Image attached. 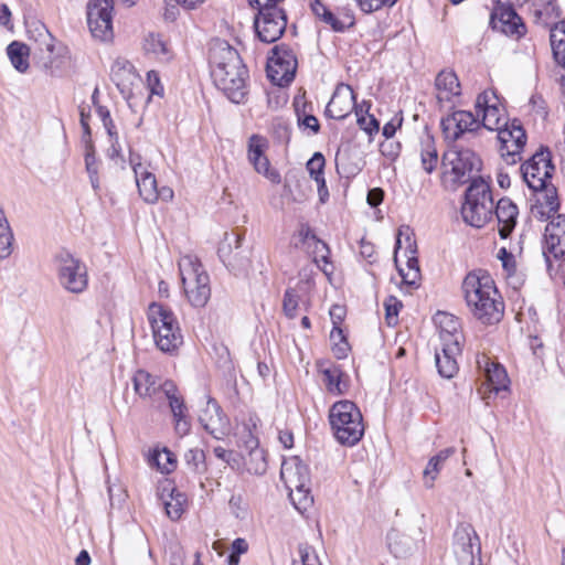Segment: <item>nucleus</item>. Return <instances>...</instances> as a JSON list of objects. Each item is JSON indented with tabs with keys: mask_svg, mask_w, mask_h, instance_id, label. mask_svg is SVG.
Masks as SVG:
<instances>
[{
	"mask_svg": "<svg viewBox=\"0 0 565 565\" xmlns=\"http://www.w3.org/2000/svg\"><path fill=\"white\" fill-rule=\"evenodd\" d=\"M439 327V332L454 333L460 332V323L456 317L446 312H438L435 318Z\"/></svg>",
	"mask_w": 565,
	"mask_h": 565,
	"instance_id": "obj_52",
	"label": "nucleus"
},
{
	"mask_svg": "<svg viewBox=\"0 0 565 565\" xmlns=\"http://www.w3.org/2000/svg\"><path fill=\"white\" fill-rule=\"evenodd\" d=\"M561 15V11L555 1L550 0L542 9H536L534 11V17L537 22L548 26L552 23L553 19H556Z\"/></svg>",
	"mask_w": 565,
	"mask_h": 565,
	"instance_id": "obj_44",
	"label": "nucleus"
},
{
	"mask_svg": "<svg viewBox=\"0 0 565 565\" xmlns=\"http://www.w3.org/2000/svg\"><path fill=\"white\" fill-rule=\"evenodd\" d=\"M550 40L556 62L565 68V22L551 29Z\"/></svg>",
	"mask_w": 565,
	"mask_h": 565,
	"instance_id": "obj_36",
	"label": "nucleus"
},
{
	"mask_svg": "<svg viewBox=\"0 0 565 565\" xmlns=\"http://www.w3.org/2000/svg\"><path fill=\"white\" fill-rule=\"evenodd\" d=\"M356 110L355 94L348 84L337 85L330 102L326 107V115L335 120L347 118L352 110Z\"/></svg>",
	"mask_w": 565,
	"mask_h": 565,
	"instance_id": "obj_18",
	"label": "nucleus"
},
{
	"mask_svg": "<svg viewBox=\"0 0 565 565\" xmlns=\"http://www.w3.org/2000/svg\"><path fill=\"white\" fill-rule=\"evenodd\" d=\"M490 24L507 35H523L525 25L511 4L498 2L490 17Z\"/></svg>",
	"mask_w": 565,
	"mask_h": 565,
	"instance_id": "obj_16",
	"label": "nucleus"
},
{
	"mask_svg": "<svg viewBox=\"0 0 565 565\" xmlns=\"http://www.w3.org/2000/svg\"><path fill=\"white\" fill-rule=\"evenodd\" d=\"M385 319L388 326H394L397 322L398 311L402 308V302L394 296H390L384 301Z\"/></svg>",
	"mask_w": 565,
	"mask_h": 565,
	"instance_id": "obj_57",
	"label": "nucleus"
},
{
	"mask_svg": "<svg viewBox=\"0 0 565 565\" xmlns=\"http://www.w3.org/2000/svg\"><path fill=\"white\" fill-rule=\"evenodd\" d=\"M443 164L450 167L455 183L463 184L476 179L475 173L481 170L482 162L473 150L454 145L444 153Z\"/></svg>",
	"mask_w": 565,
	"mask_h": 565,
	"instance_id": "obj_9",
	"label": "nucleus"
},
{
	"mask_svg": "<svg viewBox=\"0 0 565 565\" xmlns=\"http://www.w3.org/2000/svg\"><path fill=\"white\" fill-rule=\"evenodd\" d=\"M243 236L239 233H226L218 246V257L222 263L232 270H239L246 267L248 260L242 249Z\"/></svg>",
	"mask_w": 565,
	"mask_h": 565,
	"instance_id": "obj_17",
	"label": "nucleus"
},
{
	"mask_svg": "<svg viewBox=\"0 0 565 565\" xmlns=\"http://www.w3.org/2000/svg\"><path fill=\"white\" fill-rule=\"evenodd\" d=\"M324 157L320 152H316L312 158L307 162V170L310 177L317 182L319 195L322 196V190L324 189Z\"/></svg>",
	"mask_w": 565,
	"mask_h": 565,
	"instance_id": "obj_39",
	"label": "nucleus"
},
{
	"mask_svg": "<svg viewBox=\"0 0 565 565\" xmlns=\"http://www.w3.org/2000/svg\"><path fill=\"white\" fill-rule=\"evenodd\" d=\"M143 47L148 54H152L162 62H168L172 57L169 44L160 34L150 33L145 39Z\"/></svg>",
	"mask_w": 565,
	"mask_h": 565,
	"instance_id": "obj_32",
	"label": "nucleus"
},
{
	"mask_svg": "<svg viewBox=\"0 0 565 565\" xmlns=\"http://www.w3.org/2000/svg\"><path fill=\"white\" fill-rule=\"evenodd\" d=\"M476 110L478 115L482 114L481 132L483 129L499 131L509 124L504 108L494 90H484L478 95Z\"/></svg>",
	"mask_w": 565,
	"mask_h": 565,
	"instance_id": "obj_13",
	"label": "nucleus"
},
{
	"mask_svg": "<svg viewBox=\"0 0 565 565\" xmlns=\"http://www.w3.org/2000/svg\"><path fill=\"white\" fill-rule=\"evenodd\" d=\"M298 308V296L294 289H287L284 295L282 309L285 315L294 319Z\"/></svg>",
	"mask_w": 565,
	"mask_h": 565,
	"instance_id": "obj_58",
	"label": "nucleus"
},
{
	"mask_svg": "<svg viewBox=\"0 0 565 565\" xmlns=\"http://www.w3.org/2000/svg\"><path fill=\"white\" fill-rule=\"evenodd\" d=\"M405 242L407 243L405 249V256L407 257V270L409 269H419L418 259L415 256L416 253V244L415 241L411 237V235H406Z\"/></svg>",
	"mask_w": 565,
	"mask_h": 565,
	"instance_id": "obj_59",
	"label": "nucleus"
},
{
	"mask_svg": "<svg viewBox=\"0 0 565 565\" xmlns=\"http://www.w3.org/2000/svg\"><path fill=\"white\" fill-rule=\"evenodd\" d=\"M183 495L178 493L177 495L171 494V500L164 502V509L167 515L175 521L181 518L183 513Z\"/></svg>",
	"mask_w": 565,
	"mask_h": 565,
	"instance_id": "obj_54",
	"label": "nucleus"
},
{
	"mask_svg": "<svg viewBox=\"0 0 565 565\" xmlns=\"http://www.w3.org/2000/svg\"><path fill=\"white\" fill-rule=\"evenodd\" d=\"M460 353H448L436 350L435 360L438 373L445 379L454 377L458 372L457 356Z\"/></svg>",
	"mask_w": 565,
	"mask_h": 565,
	"instance_id": "obj_33",
	"label": "nucleus"
},
{
	"mask_svg": "<svg viewBox=\"0 0 565 565\" xmlns=\"http://www.w3.org/2000/svg\"><path fill=\"white\" fill-rule=\"evenodd\" d=\"M539 191L543 192L542 204H545L548 212H556L559 206L556 188L548 182L544 188L539 189Z\"/></svg>",
	"mask_w": 565,
	"mask_h": 565,
	"instance_id": "obj_56",
	"label": "nucleus"
},
{
	"mask_svg": "<svg viewBox=\"0 0 565 565\" xmlns=\"http://www.w3.org/2000/svg\"><path fill=\"white\" fill-rule=\"evenodd\" d=\"M98 115L100 116L104 127L107 130L110 140L118 136L113 119L110 118L109 111L104 107H98Z\"/></svg>",
	"mask_w": 565,
	"mask_h": 565,
	"instance_id": "obj_63",
	"label": "nucleus"
},
{
	"mask_svg": "<svg viewBox=\"0 0 565 565\" xmlns=\"http://www.w3.org/2000/svg\"><path fill=\"white\" fill-rule=\"evenodd\" d=\"M268 147L267 140L258 135H253L248 141V160L250 163L265 154Z\"/></svg>",
	"mask_w": 565,
	"mask_h": 565,
	"instance_id": "obj_47",
	"label": "nucleus"
},
{
	"mask_svg": "<svg viewBox=\"0 0 565 565\" xmlns=\"http://www.w3.org/2000/svg\"><path fill=\"white\" fill-rule=\"evenodd\" d=\"M51 76L68 77L76 72V64L67 47H61L57 53L46 64Z\"/></svg>",
	"mask_w": 565,
	"mask_h": 565,
	"instance_id": "obj_26",
	"label": "nucleus"
},
{
	"mask_svg": "<svg viewBox=\"0 0 565 565\" xmlns=\"http://www.w3.org/2000/svg\"><path fill=\"white\" fill-rule=\"evenodd\" d=\"M289 490V498L292 502L294 507L300 512H306L312 504L313 499L310 495L309 486H305L301 488H294Z\"/></svg>",
	"mask_w": 565,
	"mask_h": 565,
	"instance_id": "obj_40",
	"label": "nucleus"
},
{
	"mask_svg": "<svg viewBox=\"0 0 565 565\" xmlns=\"http://www.w3.org/2000/svg\"><path fill=\"white\" fill-rule=\"evenodd\" d=\"M545 241L548 250L554 257L565 255V215L553 217L545 227Z\"/></svg>",
	"mask_w": 565,
	"mask_h": 565,
	"instance_id": "obj_22",
	"label": "nucleus"
},
{
	"mask_svg": "<svg viewBox=\"0 0 565 565\" xmlns=\"http://www.w3.org/2000/svg\"><path fill=\"white\" fill-rule=\"evenodd\" d=\"M136 184L142 200L153 204L159 200L157 179L148 169L135 175Z\"/></svg>",
	"mask_w": 565,
	"mask_h": 565,
	"instance_id": "obj_29",
	"label": "nucleus"
},
{
	"mask_svg": "<svg viewBox=\"0 0 565 565\" xmlns=\"http://www.w3.org/2000/svg\"><path fill=\"white\" fill-rule=\"evenodd\" d=\"M493 199L490 185L482 179H475L465 194L461 206L463 221L473 226L482 227L492 218Z\"/></svg>",
	"mask_w": 565,
	"mask_h": 565,
	"instance_id": "obj_5",
	"label": "nucleus"
},
{
	"mask_svg": "<svg viewBox=\"0 0 565 565\" xmlns=\"http://www.w3.org/2000/svg\"><path fill=\"white\" fill-rule=\"evenodd\" d=\"M555 167L552 163L551 152L537 151L521 166L524 182L533 191H539L550 182Z\"/></svg>",
	"mask_w": 565,
	"mask_h": 565,
	"instance_id": "obj_11",
	"label": "nucleus"
},
{
	"mask_svg": "<svg viewBox=\"0 0 565 565\" xmlns=\"http://www.w3.org/2000/svg\"><path fill=\"white\" fill-rule=\"evenodd\" d=\"M299 237L302 243L308 242L309 239L313 241L316 244L321 245V249L328 252V246L324 242L320 241L316 234L312 232L308 224H301L299 228Z\"/></svg>",
	"mask_w": 565,
	"mask_h": 565,
	"instance_id": "obj_62",
	"label": "nucleus"
},
{
	"mask_svg": "<svg viewBox=\"0 0 565 565\" xmlns=\"http://www.w3.org/2000/svg\"><path fill=\"white\" fill-rule=\"evenodd\" d=\"M518 215V206L509 198H502L499 200L495 206V216L501 238L510 236L516 225Z\"/></svg>",
	"mask_w": 565,
	"mask_h": 565,
	"instance_id": "obj_24",
	"label": "nucleus"
},
{
	"mask_svg": "<svg viewBox=\"0 0 565 565\" xmlns=\"http://www.w3.org/2000/svg\"><path fill=\"white\" fill-rule=\"evenodd\" d=\"M479 369H483L486 381L481 384L479 393L482 399H489L491 393L498 394L501 391H507L509 385V377L505 369L486 355H481L477 360Z\"/></svg>",
	"mask_w": 565,
	"mask_h": 565,
	"instance_id": "obj_15",
	"label": "nucleus"
},
{
	"mask_svg": "<svg viewBox=\"0 0 565 565\" xmlns=\"http://www.w3.org/2000/svg\"><path fill=\"white\" fill-rule=\"evenodd\" d=\"M257 422L258 418L256 416H249L248 422L243 426L244 433L247 434L244 439V446L248 452L260 449L258 438L253 434V429L257 428Z\"/></svg>",
	"mask_w": 565,
	"mask_h": 565,
	"instance_id": "obj_51",
	"label": "nucleus"
},
{
	"mask_svg": "<svg viewBox=\"0 0 565 565\" xmlns=\"http://www.w3.org/2000/svg\"><path fill=\"white\" fill-rule=\"evenodd\" d=\"M287 19L279 8L258 9L255 19V30L260 41L273 43L285 32Z\"/></svg>",
	"mask_w": 565,
	"mask_h": 565,
	"instance_id": "obj_14",
	"label": "nucleus"
},
{
	"mask_svg": "<svg viewBox=\"0 0 565 565\" xmlns=\"http://www.w3.org/2000/svg\"><path fill=\"white\" fill-rule=\"evenodd\" d=\"M186 465L191 470L202 473L205 470V455L201 449H190L184 455Z\"/></svg>",
	"mask_w": 565,
	"mask_h": 565,
	"instance_id": "obj_50",
	"label": "nucleus"
},
{
	"mask_svg": "<svg viewBox=\"0 0 565 565\" xmlns=\"http://www.w3.org/2000/svg\"><path fill=\"white\" fill-rule=\"evenodd\" d=\"M147 317L158 349L166 353L178 350L183 337L174 312L162 303L151 302Z\"/></svg>",
	"mask_w": 565,
	"mask_h": 565,
	"instance_id": "obj_4",
	"label": "nucleus"
},
{
	"mask_svg": "<svg viewBox=\"0 0 565 565\" xmlns=\"http://www.w3.org/2000/svg\"><path fill=\"white\" fill-rule=\"evenodd\" d=\"M85 167L89 177L90 184L95 191L99 189L98 170L99 164L93 151H87L85 154Z\"/></svg>",
	"mask_w": 565,
	"mask_h": 565,
	"instance_id": "obj_53",
	"label": "nucleus"
},
{
	"mask_svg": "<svg viewBox=\"0 0 565 565\" xmlns=\"http://www.w3.org/2000/svg\"><path fill=\"white\" fill-rule=\"evenodd\" d=\"M199 422L216 439H222L227 433V417L223 414L218 403L213 398L207 399L205 407L199 415Z\"/></svg>",
	"mask_w": 565,
	"mask_h": 565,
	"instance_id": "obj_19",
	"label": "nucleus"
},
{
	"mask_svg": "<svg viewBox=\"0 0 565 565\" xmlns=\"http://www.w3.org/2000/svg\"><path fill=\"white\" fill-rule=\"evenodd\" d=\"M500 142V153L507 164H515L522 160L526 143V134L521 124L514 119L508 126L497 131Z\"/></svg>",
	"mask_w": 565,
	"mask_h": 565,
	"instance_id": "obj_12",
	"label": "nucleus"
},
{
	"mask_svg": "<svg viewBox=\"0 0 565 565\" xmlns=\"http://www.w3.org/2000/svg\"><path fill=\"white\" fill-rule=\"evenodd\" d=\"M212 78L227 98L239 104L246 96L248 71L238 52L224 40H215L209 51Z\"/></svg>",
	"mask_w": 565,
	"mask_h": 565,
	"instance_id": "obj_1",
	"label": "nucleus"
},
{
	"mask_svg": "<svg viewBox=\"0 0 565 565\" xmlns=\"http://www.w3.org/2000/svg\"><path fill=\"white\" fill-rule=\"evenodd\" d=\"M232 514L237 519H245L248 511V504L243 494H233L228 501Z\"/></svg>",
	"mask_w": 565,
	"mask_h": 565,
	"instance_id": "obj_55",
	"label": "nucleus"
},
{
	"mask_svg": "<svg viewBox=\"0 0 565 565\" xmlns=\"http://www.w3.org/2000/svg\"><path fill=\"white\" fill-rule=\"evenodd\" d=\"M58 285L67 292L82 294L88 286L86 265L68 252L62 250L54 257Z\"/></svg>",
	"mask_w": 565,
	"mask_h": 565,
	"instance_id": "obj_8",
	"label": "nucleus"
},
{
	"mask_svg": "<svg viewBox=\"0 0 565 565\" xmlns=\"http://www.w3.org/2000/svg\"><path fill=\"white\" fill-rule=\"evenodd\" d=\"M440 338V349L443 352L448 353H461V340H462V333L461 332H454V333H446V332H439Z\"/></svg>",
	"mask_w": 565,
	"mask_h": 565,
	"instance_id": "obj_43",
	"label": "nucleus"
},
{
	"mask_svg": "<svg viewBox=\"0 0 565 565\" xmlns=\"http://www.w3.org/2000/svg\"><path fill=\"white\" fill-rule=\"evenodd\" d=\"M444 138L448 145L459 142L476 146L481 136V122L471 111L456 110L440 121Z\"/></svg>",
	"mask_w": 565,
	"mask_h": 565,
	"instance_id": "obj_7",
	"label": "nucleus"
},
{
	"mask_svg": "<svg viewBox=\"0 0 565 565\" xmlns=\"http://www.w3.org/2000/svg\"><path fill=\"white\" fill-rule=\"evenodd\" d=\"M396 1L397 0H359V4L364 12L370 13L380 10L384 6L392 7Z\"/></svg>",
	"mask_w": 565,
	"mask_h": 565,
	"instance_id": "obj_60",
	"label": "nucleus"
},
{
	"mask_svg": "<svg viewBox=\"0 0 565 565\" xmlns=\"http://www.w3.org/2000/svg\"><path fill=\"white\" fill-rule=\"evenodd\" d=\"M246 466L248 471L254 475L265 473L267 470L265 451L263 449L249 451L246 459Z\"/></svg>",
	"mask_w": 565,
	"mask_h": 565,
	"instance_id": "obj_42",
	"label": "nucleus"
},
{
	"mask_svg": "<svg viewBox=\"0 0 565 565\" xmlns=\"http://www.w3.org/2000/svg\"><path fill=\"white\" fill-rule=\"evenodd\" d=\"M455 454V448H446L440 450L436 456L431 457L424 469L423 478L426 488H433L437 479L443 463Z\"/></svg>",
	"mask_w": 565,
	"mask_h": 565,
	"instance_id": "obj_31",
	"label": "nucleus"
},
{
	"mask_svg": "<svg viewBox=\"0 0 565 565\" xmlns=\"http://www.w3.org/2000/svg\"><path fill=\"white\" fill-rule=\"evenodd\" d=\"M454 540L456 554H458L461 559L473 563L475 550L477 554H480L481 546L479 536L472 525L469 523L459 524L455 531Z\"/></svg>",
	"mask_w": 565,
	"mask_h": 565,
	"instance_id": "obj_20",
	"label": "nucleus"
},
{
	"mask_svg": "<svg viewBox=\"0 0 565 565\" xmlns=\"http://www.w3.org/2000/svg\"><path fill=\"white\" fill-rule=\"evenodd\" d=\"M330 339L334 344L333 352L338 359H343L347 356V353L349 351V343L343 334V331L340 327L334 324L331 333Z\"/></svg>",
	"mask_w": 565,
	"mask_h": 565,
	"instance_id": "obj_45",
	"label": "nucleus"
},
{
	"mask_svg": "<svg viewBox=\"0 0 565 565\" xmlns=\"http://www.w3.org/2000/svg\"><path fill=\"white\" fill-rule=\"evenodd\" d=\"M390 551L397 558H406L417 550V543L407 534L393 531L388 534Z\"/></svg>",
	"mask_w": 565,
	"mask_h": 565,
	"instance_id": "obj_28",
	"label": "nucleus"
},
{
	"mask_svg": "<svg viewBox=\"0 0 565 565\" xmlns=\"http://www.w3.org/2000/svg\"><path fill=\"white\" fill-rule=\"evenodd\" d=\"M401 151L399 142L385 140L380 145V152L390 160H395Z\"/></svg>",
	"mask_w": 565,
	"mask_h": 565,
	"instance_id": "obj_61",
	"label": "nucleus"
},
{
	"mask_svg": "<svg viewBox=\"0 0 565 565\" xmlns=\"http://www.w3.org/2000/svg\"><path fill=\"white\" fill-rule=\"evenodd\" d=\"M7 53L13 67L23 73L29 68V47L20 42H12L7 47Z\"/></svg>",
	"mask_w": 565,
	"mask_h": 565,
	"instance_id": "obj_34",
	"label": "nucleus"
},
{
	"mask_svg": "<svg viewBox=\"0 0 565 565\" xmlns=\"http://www.w3.org/2000/svg\"><path fill=\"white\" fill-rule=\"evenodd\" d=\"M437 100L441 104L450 102L452 97L460 95V83L457 75L451 71H441L435 81Z\"/></svg>",
	"mask_w": 565,
	"mask_h": 565,
	"instance_id": "obj_27",
	"label": "nucleus"
},
{
	"mask_svg": "<svg viewBox=\"0 0 565 565\" xmlns=\"http://www.w3.org/2000/svg\"><path fill=\"white\" fill-rule=\"evenodd\" d=\"M356 117H358V125L359 127L365 131L370 137H372L373 134H377L380 130V124L377 119L373 115H369L367 110L365 114L362 113V109L355 110Z\"/></svg>",
	"mask_w": 565,
	"mask_h": 565,
	"instance_id": "obj_49",
	"label": "nucleus"
},
{
	"mask_svg": "<svg viewBox=\"0 0 565 565\" xmlns=\"http://www.w3.org/2000/svg\"><path fill=\"white\" fill-rule=\"evenodd\" d=\"M152 460L157 465L158 469L163 473H169L175 468L174 455L167 448L161 451H157L152 456Z\"/></svg>",
	"mask_w": 565,
	"mask_h": 565,
	"instance_id": "obj_46",
	"label": "nucleus"
},
{
	"mask_svg": "<svg viewBox=\"0 0 565 565\" xmlns=\"http://www.w3.org/2000/svg\"><path fill=\"white\" fill-rule=\"evenodd\" d=\"M110 78L122 94H129L135 83L139 82L134 66L126 60H117L110 68Z\"/></svg>",
	"mask_w": 565,
	"mask_h": 565,
	"instance_id": "obj_25",
	"label": "nucleus"
},
{
	"mask_svg": "<svg viewBox=\"0 0 565 565\" xmlns=\"http://www.w3.org/2000/svg\"><path fill=\"white\" fill-rule=\"evenodd\" d=\"M179 270L185 296L193 307H204L211 297L210 277L195 256L184 255Z\"/></svg>",
	"mask_w": 565,
	"mask_h": 565,
	"instance_id": "obj_6",
	"label": "nucleus"
},
{
	"mask_svg": "<svg viewBox=\"0 0 565 565\" xmlns=\"http://www.w3.org/2000/svg\"><path fill=\"white\" fill-rule=\"evenodd\" d=\"M420 162L423 170L427 173H431L438 164V153L434 141L429 138L420 150Z\"/></svg>",
	"mask_w": 565,
	"mask_h": 565,
	"instance_id": "obj_41",
	"label": "nucleus"
},
{
	"mask_svg": "<svg viewBox=\"0 0 565 565\" xmlns=\"http://www.w3.org/2000/svg\"><path fill=\"white\" fill-rule=\"evenodd\" d=\"M329 422L335 439L343 446L356 445L364 435L362 414L351 401L334 403L329 412Z\"/></svg>",
	"mask_w": 565,
	"mask_h": 565,
	"instance_id": "obj_3",
	"label": "nucleus"
},
{
	"mask_svg": "<svg viewBox=\"0 0 565 565\" xmlns=\"http://www.w3.org/2000/svg\"><path fill=\"white\" fill-rule=\"evenodd\" d=\"M163 397L169 402L173 417H180L188 413L183 398L178 394L175 385L170 381L163 382V393L161 398Z\"/></svg>",
	"mask_w": 565,
	"mask_h": 565,
	"instance_id": "obj_35",
	"label": "nucleus"
},
{
	"mask_svg": "<svg viewBox=\"0 0 565 565\" xmlns=\"http://www.w3.org/2000/svg\"><path fill=\"white\" fill-rule=\"evenodd\" d=\"M467 306L482 324L498 323L504 313V302L494 281L487 273H469L462 282Z\"/></svg>",
	"mask_w": 565,
	"mask_h": 565,
	"instance_id": "obj_2",
	"label": "nucleus"
},
{
	"mask_svg": "<svg viewBox=\"0 0 565 565\" xmlns=\"http://www.w3.org/2000/svg\"><path fill=\"white\" fill-rule=\"evenodd\" d=\"M311 10L317 18L330 25L333 31L344 30V24L320 0H312Z\"/></svg>",
	"mask_w": 565,
	"mask_h": 565,
	"instance_id": "obj_38",
	"label": "nucleus"
},
{
	"mask_svg": "<svg viewBox=\"0 0 565 565\" xmlns=\"http://www.w3.org/2000/svg\"><path fill=\"white\" fill-rule=\"evenodd\" d=\"M252 164L257 173L263 174L273 183L280 182V174L278 173V171L270 168V162L265 154L260 157L258 160L254 161Z\"/></svg>",
	"mask_w": 565,
	"mask_h": 565,
	"instance_id": "obj_48",
	"label": "nucleus"
},
{
	"mask_svg": "<svg viewBox=\"0 0 565 565\" xmlns=\"http://www.w3.org/2000/svg\"><path fill=\"white\" fill-rule=\"evenodd\" d=\"M136 394L141 398L161 399L163 383L145 370H138L132 377Z\"/></svg>",
	"mask_w": 565,
	"mask_h": 565,
	"instance_id": "obj_23",
	"label": "nucleus"
},
{
	"mask_svg": "<svg viewBox=\"0 0 565 565\" xmlns=\"http://www.w3.org/2000/svg\"><path fill=\"white\" fill-rule=\"evenodd\" d=\"M337 169L345 177L355 175L362 170V160L353 161V153L350 149L339 150L335 156Z\"/></svg>",
	"mask_w": 565,
	"mask_h": 565,
	"instance_id": "obj_37",
	"label": "nucleus"
},
{
	"mask_svg": "<svg viewBox=\"0 0 565 565\" xmlns=\"http://www.w3.org/2000/svg\"><path fill=\"white\" fill-rule=\"evenodd\" d=\"M297 65L294 50L286 45H277L273 49V55L269 57L267 75L273 84L284 87L292 82Z\"/></svg>",
	"mask_w": 565,
	"mask_h": 565,
	"instance_id": "obj_10",
	"label": "nucleus"
},
{
	"mask_svg": "<svg viewBox=\"0 0 565 565\" xmlns=\"http://www.w3.org/2000/svg\"><path fill=\"white\" fill-rule=\"evenodd\" d=\"M323 375V383L329 393L334 395H342L347 391V382L343 380L344 373L340 366L330 364L321 370Z\"/></svg>",
	"mask_w": 565,
	"mask_h": 565,
	"instance_id": "obj_30",
	"label": "nucleus"
},
{
	"mask_svg": "<svg viewBox=\"0 0 565 565\" xmlns=\"http://www.w3.org/2000/svg\"><path fill=\"white\" fill-rule=\"evenodd\" d=\"M298 122L300 126L310 129L313 134H318L320 130V125L316 116L313 115H303L301 116L298 113Z\"/></svg>",
	"mask_w": 565,
	"mask_h": 565,
	"instance_id": "obj_64",
	"label": "nucleus"
},
{
	"mask_svg": "<svg viewBox=\"0 0 565 565\" xmlns=\"http://www.w3.org/2000/svg\"><path fill=\"white\" fill-rule=\"evenodd\" d=\"M280 478L287 489L310 486L309 469L298 457L284 460L280 468Z\"/></svg>",
	"mask_w": 565,
	"mask_h": 565,
	"instance_id": "obj_21",
	"label": "nucleus"
}]
</instances>
